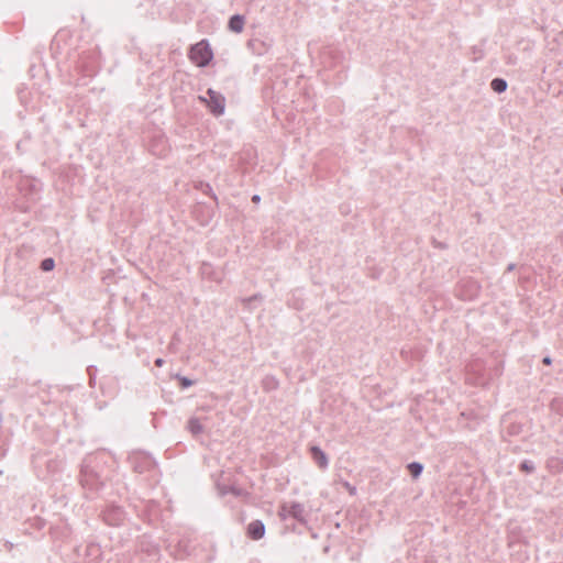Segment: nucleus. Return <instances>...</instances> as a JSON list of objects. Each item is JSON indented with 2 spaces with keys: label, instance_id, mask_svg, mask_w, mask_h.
<instances>
[{
  "label": "nucleus",
  "instance_id": "f257e3e1",
  "mask_svg": "<svg viewBox=\"0 0 563 563\" xmlns=\"http://www.w3.org/2000/svg\"><path fill=\"white\" fill-rule=\"evenodd\" d=\"M189 58L199 67H205L212 59V52L206 41H201L191 46Z\"/></svg>",
  "mask_w": 563,
  "mask_h": 563
},
{
  "label": "nucleus",
  "instance_id": "f03ea898",
  "mask_svg": "<svg viewBox=\"0 0 563 563\" xmlns=\"http://www.w3.org/2000/svg\"><path fill=\"white\" fill-rule=\"evenodd\" d=\"M207 95L208 98L199 97V99L207 103L208 108L214 115H222L225 109V98L223 95L213 89H208Z\"/></svg>",
  "mask_w": 563,
  "mask_h": 563
},
{
  "label": "nucleus",
  "instance_id": "7ed1b4c3",
  "mask_svg": "<svg viewBox=\"0 0 563 563\" xmlns=\"http://www.w3.org/2000/svg\"><path fill=\"white\" fill-rule=\"evenodd\" d=\"M247 533L253 540H260L265 534V526L261 520H254L247 526Z\"/></svg>",
  "mask_w": 563,
  "mask_h": 563
},
{
  "label": "nucleus",
  "instance_id": "20e7f679",
  "mask_svg": "<svg viewBox=\"0 0 563 563\" xmlns=\"http://www.w3.org/2000/svg\"><path fill=\"white\" fill-rule=\"evenodd\" d=\"M310 452H311V456H312L313 461L316 462V464L320 468L325 470L329 465V460H328L327 454L319 446H316V445L311 446Z\"/></svg>",
  "mask_w": 563,
  "mask_h": 563
},
{
  "label": "nucleus",
  "instance_id": "39448f33",
  "mask_svg": "<svg viewBox=\"0 0 563 563\" xmlns=\"http://www.w3.org/2000/svg\"><path fill=\"white\" fill-rule=\"evenodd\" d=\"M290 517L303 523L307 521V512L300 503H290L289 509Z\"/></svg>",
  "mask_w": 563,
  "mask_h": 563
},
{
  "label": "nucleus",
  "instance_id": "423d86ee",
  "mask_svg": "<svg viewBox=\"0 0 563 563\" xmlns=\"http://www.w3.org/2000/svg\"><path fill=\"white\" fill-rule=\"evenodd\" d=\"M244 16L235 14L229 21V29L234 33H241L244 27Z\"/></svg>",
  "mask_w": 563,
  "mask_h": 563
},
{
  "label": "nucleus",
  "instance_id": "0eeeda50",
  "mask_svg": "<svg viewBox=\"0 0 563 563\" xmlns=\"http://www.w3.org/2000/svg\"><path fill=\"white\" fill-rule=\"evenodd\" d=\"M187 428H188L189 432L195 437L201 434L205 431L203 424L196 417H192L189 419Z\"/></svg>",
  "mask_w": 563,
  "mask_h": 563
},
{
  "label": "nucleus",
  "instance_id": "6e6552de",
  "mask_svg": "<svg viewBox=\"0 0 563 563\" xmlns=\"http://www.w3.org/2000/svg\"><path fill=\"white\" fill-rule=\"evenodd\" d=\"M490 87L495 92L501 93L507 89V81L503 78H495L492 80Z\"/></svg>",
  "mask_w": 563,
  "mask_h": 563
},
{
  "label": "nucleus",
  "instance_id": "1a4fd4ad",
  "mask_svg": "<svg viewBox=\"0 0 563 563\" xmlns=\"http://www.w3.org/2000/svg\"><path fill=\"white\" fill-rule=\"evenodd\" d=\"M408 470L412 477L417 478L421 474L423 466L418 462H412L408 465Z\"/></svg>",
  "mask_w": 563,
  "mask_h": 563
},
{
  "label": "nucleus",
  "instance_id": "9d476101",
  "mask_svg": "<svg viewBox=\"0 0 563 563\" xmlns=\"http://www.w3.org/2000/svg\"><path fill=\"white\" fill-rule=\"evenodd\" d=\"M289 509H290V503H285L280 506V509H279V517L283 519V520H286L287 518H291L290 517V514H289Z\"/></svg>",
  "mask_w": 563,
  "mask_h": 563
},
{
  "label": "nucleus",
  "instance_id": "9b49d317",
  "mask_svg": "<svg viewBox=\"0 0 563 563\" xmlns=\"http://www.w3.org/2000/svg\"><path fill=\"white\" fill-rule=\"evenodd\" d=\"M41 267L45 272H48V271L53 269L54 268V260L53 258H45L42 262Z\"/></svg>",
  "mask_w": 563,
  "mask_h": 563
},
{
  "label": "nucleus",
  "instance_id": "f8f14e48",
  "mask_svg": "<svg viewBox=\"0 0 563 563\" xmlns=\"http://www.w3.org/2000/svg\"><path fill=\"white\" fill-rule=\"evenodd\" d=\"M179 380L184 388L190 387L192 385V380L187 377H179Z\"/></svg>",
  "mask_w": 563,
  "mask_h": 563
},
{
  "label": "nucleus",
  "instance_id": "ddd939ff",
  "mask_svg": "<svg viewBox=\"0 0 563 563\" xmlns=\"http://www.w3.org/2000/svg\"><path fill=\"white\" fill-rule=\"evenodd\" d=\"M264 383L267 387H276L277 385V382L273 377H267Z\"/></svg>",
  "mask_w": 563,
  "mask_h": 563
},
{
  "label": "nucleus",
  "instance_id": "4468645a",
  "mask_svg": "<svg viewBox=\"0 0 563 563\" xmlns=\"http://www.w3.org/2000/svg\"><path fill=\"white\" fill-rule=\"evenodd\" d=\"M521 468H522V470H525V471H527V472H530V471H532V470H533V466H532V465H530L528 462H523V463L521 464Z\"/></svg>",
  "mask_w": 563,
  "mask_h": 563
},
{
  "label": "nucleus",
  "instance_id": "2eb2a0df",
  "mask_svg": "<svg viewBox=\"0 0 563 563\" xmlns=\"http://www.w3.org/2000/svg\"><path fill=\"white\" fill-rule=\"evenodd\" d=\"M258 299V296H253V297H250V298H246V299H243V302L245 305H251L253 301L257 300Z\"/></svg>",
  "mask_w": 563,
  "mask_h": 563
},
{
  "label": "nucleus",
  "instance_id": "dca6fc26",
  "mask_svg": "<svg viewBox=\"0 0 563 563\" xmlns=\"http://www.w3.org/2000/svg\"><path fill=\"white\" fill-rule=\"evenodd\" d=\"M258 44H261V45H262L263 43H262L260 40H256V38H255V40H252V41L250 42V45H251V46H253L254 48H255Z\"/></svg>",
  "mask_w": 563,
  "mask_h": 563
},
{
  "label": "nucleus",
  "instance_id": "f3484780",
  "mask_svg": "<svg viewBox=\"0 0 563 563\" xmlns=\"http://www.w3.org/2000/svg\"><path fill=\"white\" fill-rule=\"evenodd\" d=\"M163 364H164V360L163 358H157L155 361V365L158 366V367L163 366Z\"/></svg>",
  "mask_w": 563,
  "mask_h": 563
},
{
  "label": "nucleus",
  "instance_id": "a211bd4d",
  "mask_svg": "<svg viewBox=\"0 0 563 563\" xmlns=\"http://www.w3.org/2000/svg\"><path fill=\"white\" fill-rule=\"evenodd\" d=\"M260 200H261V197L258 195H254L252 197V201L255 202V203H257Z\"/></svg>",
  "mask_w": 563,
  "mask_h": 563
},
{
  "label": "nucleus",
  "instance_id": "6ab92c4d",
  "mask_svg": "<svg viewBox=\"0 0 563 563\" xmlns=\"http://www.w3.org/2000/svg\"><path fill=\"white\" fill-rule=\"evenodd\" d=\"M515 267H516V265H515V264H509V265H508V267H507V271H509V272H510V271H514V269H515Z\"/></svg>",
  "mask_w": 563,
  "mask_h": 563
},
{
  "label": "nucleus",
  "instance_id": "aec40b11",
  "mask_svg": "<svg viewBox=\"0 0 563 563\" xmlns=\"http://www.w3.org/2000/svg\"><path fill=\"white\" fill-rule=\"evenodd\" d=\"M543 363L544 364H550L551 363V358L549 356L544 357L543 358Z\"/></svg>",
  "mask_w": 563,
  "mask_h": 563
},
{
  "label": "nucleus",
  "instance_id": "412c9836",
  "mask_svg": "<svg viewBox=\"0 0 563 563\" xmlns=\"http://www.w3.org/2000/svg\"><path fill=\"white\" fill-rule=\"evenodd\" d=\"M562 194H563V188L561 189Z\"/></svg>",
  "mask_w": 563,
  "mask_h": 563
}]
</instances>
